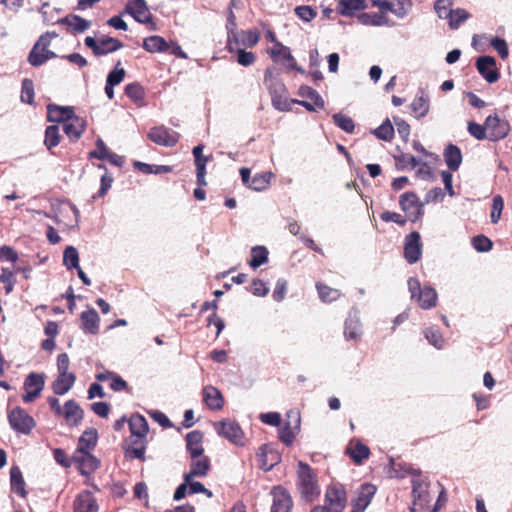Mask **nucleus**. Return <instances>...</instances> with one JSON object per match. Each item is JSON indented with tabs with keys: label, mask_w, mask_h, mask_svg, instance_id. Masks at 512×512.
I'll list each match as a JSON object with an SVG mask.
<instances>
[{
	"label": "nucleus",
	"mask_w": 512,
	"mask_h": 512,
	"mask_svg": "<svg viewBox=\"0 0 512 512\" xmlns=\"http://www.w3.org/2000/svg\"><path fill=\"white\" fill-rule=\"evenodd\" d=\"M86 122L83 118L74 115L63 124V131L72 142L77 141L85 131Z\"/></svg>",
	"instance_id": "b1692460"
},
{
	"label": "nucleus",
	"mask_w": 512,
	"mask_h": 512,
	"mask_svg": "<svg viewBox=\"0 0 512 512\" xmlns=\"http://www.w3.org/2000/svg\"><path fill=\"white\" fill-rule=\"evenodd\" d=\"M75 381L74 373L58 374L52 383V390L56 395H64L73 387Z\"/></svg>",
	"instance_id": "7c9ffc66"
},
{
	"label": "nucleus",
	"mask_w": 512,
	"mask_h": 512,
	"mask_svg": "<svg viewBox=\"0 0 512 512\" xmlns=\"http://www.w3.org/2000/svg\"><path fill=\"white\" fill-rule=\"evenodd\" d=\"M74 512H98V504L91 492L84 491L76 497Z\"/></svg>",
	"instance_id": "bb28decb"
},
{
	"label": "nucleus",
	"mask_w": 512,
	"mask_h": 512,
	"mask_svg": "<svg viewBox=\"0 0 512 512\" xmlns=\"http://www.w3.org/2000/svg\"><path fill=\"white\" fill-rule=\"evenodd\" d=\"M125 12L130 14L139 23H154L152 22V15L148 10L145 0H132L125 6Z\"/></svg>",
	"instance_id": "dca6fc26"
},
{
	"label": "nucleus",
	"mask_w": 512,
	"mask_h": 512,
	"mask_svg": "<svg viewBox=\"0 0 512 512\" xmlns=\"http://www.w3.org/2000/svg\"><path fill=\"white\" fill-rule=\"evenodd\" d=\"M376 486L364 483L356 490V497L351 501V512H364L376 493Z\"/></svg>",
	"instance_id": "f8f14e48"
},
{
	"label": "nucleus",
	"mask_w": 512,
	"mask_h": 512,
	"mask_svg": "<svg viewBox=\"0 0 512 512\" xmlns=\"http://www.w3.org/2000/svg\"><path fill=\"white\" fill-rule=\"evenodd\" d=\"M469 17L470 14L465 9L457 8L453 10L452 16L447 20L451 29H458Z\"/></svg>",
	"instance_id": "052dcab7"
},
{
	"label": "nucleus",
	"mask_w": 512,
	"mask_h": 512,
	"mask_svg": "<svg viewBox=\"0 0 512 512\" xmlns=\"http://www.w3.org/2000/svg\"><path fill=\"white\" fill-rule=\"evenodd\" d=\"M120 61L117 62L114 69H112L106 78V83L111 86L119 85L125 78L126 71L124 68L120 67Z\"/></svg>",
	"instance_id": "13d9d810"
},
{
	"label": "nucleus",
	"mask_w": 512,
	"mask_h": 512,
	"mask_svg": "<svg viewBox=\"0 0 512 512\" xmlns=\"http://www.w3.org/2000/svg\"><path fill=\"white\" fill-rule=\"evenodd\" d=\"M56 57L57 55L53 51H41L38 46H33L28 55V62L34 67H39L43 65L47 60Z\"/></svg>",
	"instance_id": "ea45409f"
},
{
	"label": "nucleus",
	"mask_w": 512,
	"mask_h": 512,
	"mask_svg": "<svg viewBox=\"0 0 512 512\" xmlns=\"http://www.w3.org/2000/svg\"><path fill=\"white\" fill-rule=\"evenodd\" d=\"M411 298L416 300L422 309H431L437 304V292L431 286L421 287L419 280L415 277H410L407 281Z\"/></svg>",
	"instance_id": "7ed1b4c3"
},
{
	"label": "nucleus",
	"mask_w": 512,
	"mask_h": 512,
	"mask_svg": "<svg viewBox=\"0 0 512 512\" xmlns=\"http://www.w3.org/2000/svg\"><path fill=\"white\" fill-rule=\"evenodd\" d=\"M399 205L406 214V219L411 222H417L424 214V203H422L416 193L408 191L400 195Z\"/></svg>",
	"instance_id": "20e7f679"
},
{
	"label": "nucleus",
	"mask_w": 512,
	"mask_h": 512,
	"mask_svg": "<svg viewBox=\"0 0 512 512\" xmlns=\"http://www.w3.org/2000/svg\"><path fill=\"white\" fill-rule=\"evenodd\" d=\"M61 140L60 129L58 125H50L45 130L44 145L48 150L56 147Z\"/></svg>",
	"instance_id": "de8ad7c7"
},
{
	"label": "nucleus",
	"mask_w": 512,
	"mask_h": 512,
	"mask_svg": "<svg viewBox=\"0 0 512 512\" xmlns=\"http://www.w3.org/2000/svg\"><path fill=\"white\" fill-rule=\"evenodd\" d=\"M422 256V242L419 232L413 231L404 240V258L409 264H414Z\"/></svg>",
	"instance_id": "9b49d317"
},
{
	"label": "nucleus",
	"mask_w": 512,
	"mask_h": 512,
	"mask_svg": "<svg viewBox=\"0 0 512 512\" xmlns=\"http://www.w3.org/2000/svg\"><path fill=\"white\" fill-rule=\"evenodd\" d=\"M413 489L412 494L414 497L413 501V512H437L441 508V500L444 496V489L441 488L439 491V496L434 504L431 506L433 497L437 492L435 489L431 488V484L422 479H413Z\"/></svg>",
	"instance_id": "f257e3e1"
},
{
	"label": "nucleus",
	"mask_w": 512,
	"mask_h": 512,
	"mask_svg": "<svg viewBox=\"0 0 512 512\" xmlns=\"http://www.w3.org/2000/svg\"><path fill=\"white\" fill-rule=\"evenodd\" d=\"M34 95L33 81L29 78H24L21 86V101L32 104L34 102Z\"/></svg>",
	"instance_id": "bf43d9fd"
},
{
	"label": "nucleus",
	"mask_w": 512,
	"mask_h": 512,
	"mask_svg": "<svg viewBox=\"0 0 512 512\" xmlns=\"http://www.w3.org/2000/svg\"><path fill=\"white\" fill-rule=\"evenodd\" d=\"M257 458L259 467L264 471H270L280 459L279 455L267 444L259 447Z\"/></svg>",
	"instance_id": "412c9836"
},
{
	"label": "nucleus",
	"mask_w": 512,
	"mask_h": 512,
	"mask_svg": "<svg viewBox=\"0 0 512 512\" xmlns=\"http://www.w3.org/2000/svg\"><path fill=\"white\" fill-rule=\"evenodd\" d=\"M186 448L192 459L199 458L203 455L204 448L202 445L203 433L199 430L189 432L186 437Z\"/></svg>",
	"instance_id": "5701e85b"
},
{
	"label": "nucleus",
	"mask_w": 512,
	"mask_h": 512,
	"mask_svg": "<svg viewBox=\"0 0 512 512\" xmlns=\"http://www.w3.org/2000/svg\"><path fill=\"white\" fill-rule=\"evenodd\" d=\"M232 6H234V1H231V3H230V8L228 11V16H227V24H226V29H227V34H228L227 48L230 52H232L234 50V45L237 46L239 44L238 35L236 33V28H237L236 17L232 10Z\"/></svg>",
	"instance_id": "473e14b6"
},
{
	"label": "nucleus",
	"mask_w": 512,
	"mask_h": 512,
	"mask_svg": "<svg viewBox=\"0 0 512 512\" xmlns=\"http://www.w3.org/2000/svg\"><path fill=\"white\" fill-rule=\"evenodd\" d=\"M490 44L497 51L501 59H506L508 57V44L503 38L493 37L490 40Z\"/></svg>",
	"instance_id": "69168bd1"
},
{
	"label": "nucleus",
	"mask_w": 512,
	"mask_h": 512,
	"mask_svg": "<svg viewBox=\"0 0 512 512\" xmlns=\"http://www.w3.org/2000/svg\"><path fill=\"white\" fill-rule=\"evenodd\" d=\"M424 335L428 342L436 349L443 348L445 340L439 330L430 327L425 330Z\"/></svg>",
	"instance_id": "680f3d73"
},
{
	"label": "nucleus",
	"mask_w": 512,
	"mask_h": 512,
	"mask_svg": "<svg viewBox=\"0 0 512 512\" xmlns=\"http://www.w3.org/2000/svg\"><path fill=\"white\" fill-rule=\"evenodd\" d=\"M504 208V200L500 195H495L492 199V209H491V222L493 224L498 223L501 218V214Z\"/></svg>",
	"instance_id": "e2e57ef3"
},
{
	"label": "nucleus",
	"mask_w": 512,
	"mask_h": 512,
	"mask_svg": "<svg viewBox=\"0 0 512 512\" xmlns=\"http://www.w3.org/2000/svg\"><path fill=\"white\" fill-rule=\"evenodd\" d=\"M412 7L411 0L397 1L396 4H392V12L398 18H404Z\"/></svg>",
	"instance_id": "338daca9"
},
{
	"label": "nucleus",
	"mask_w": 512,
	"mask_h": 512,
	"mask_svg": "<svg viewBox=\"0 0 512 512\" xmlns=\"http://www.w3.org/2000/svg\"><path fill=\"white\" fill-rule=\"evenodd\" d=\"M298 95L304 99H307L306 101L311 103L315 107V110L317 108L322 109L325 105L321 95L310 86H300L298 89Z\"/></svg>",
	"instance_id": "4c0bfd02"
},
{
	"label": "nucleus",
	"mask_w": 512,
	"mask_h": 512,
	"mask_svg": "<svg viewBox=\"0 0 512 512\" xmlns=\"http://www.w3.org/2000/svg\"><path fill=\"white\" fill-rule=\"evenodd\" d=\"M81 329L86 334H97L99 331L100 318L97 311L93 308L83 311L80 315Z\"/></svg>",
	"instance_id": "393cba45"
},
{
	"label": "nucleus",
	"mask_w": 512,
	"mask_h": 512,
	"mask_svg": "<svg viewBox=\"0 0 512 512\" xmlns=\"http://www.w3.org/2000/svg\"><path fill=\"white\" fill-rule=\"evenodd\" d=\"M147 137L155 144L164 147L175 146L180 138V134L163 125L152 127Z\"/></svg>",
	"instance_id": "1a4fd4ad"
},
{
	"label": "nucleus",
	"mask_w": 512,
	"mask_h": 512,
	"mask_svg": "<svg viewBox=\"0 0 512 512\" xmlns=\"http://www.w3.org/2000/svg\"><path fill=\"white\" fill-rule=\"evenodd\" d=\"M44 386H45V374L36 373V372H32V373L28 374V376L25 378L24 385H23L25 390L33 389V390H38V391H42L44 389Z\"/></svg>",
	"instance_id": "49530a36"
},
{
	"label": "nucleus",
	"mask_w": 512,
	"mask_h": 512,
	"mask_svg": "<svg viewBox=\"0 0 512 512\" xmlns=\"http://www.w3.org/2000/svg\"><path fill=\"white\" fill-rule=\"evenodd\" d=\"M11 428L17 433L28 435L36 426V422L23 408L15 407L8 413Z\"/></svg>",
	"instance_id": "0eeeda50"
},
{
	"label": "nucleus",
	"mask_w": 512,
	"mask_h": 512,
	"mask_svg": "<svg viewBox=\"0 0 512 512\" xmlns=\"http://www.w3.org/2000/svg\"><path fill=\"white\" fill-rule=\"evenodd\" d=\"M300 421H301L300 416L298 414H296L294 427H292L291 423L288 422V423H285L284 426L279 428V431H278L279 439L286 446H290L293 443L296 434L300 430Z\"/></svg>",
	"instance_id": "f704fd0d"
},
{
	"label": "nucleus",
	"mask_w": 512,
	"mask_h": 512,
	"mask_svg": "<svg viewBox=\"0 0 512 512\" xmlns=\"http://www.w3.org/2000/svg\"><path fill=\"white\" fill-rule=\"evenodd\" d=\"M472 245L473 248L478 252H488L493 247L492 241L484 235L475 236L472 239Z\"/></svg>",
	"instance_id": "0e129e2a"
},
{
	"label": "nucleus",
	"mask_w": 512,
	"mask_h": 512,
	"mask_svg": "<svg viewBox=\"0 0 512 512\" xmlns=\"http://www.w3.org/2000/svg\"><path fill=\"white\" fill-rule=\"evenodd\" d=\"M271 103L276 110L281 112L291 111L294 104L301 105L310 112H315V107L311 103L304 100L289 99L287 92L271 96Z\"/></svg>",
	"instance_id": "4468645a"
},
{
	"label": "nucleus",
	"mask_w": 512,
	"mask_h": 512,
	"mask_svg": "<svg viewBox=\"0 0 512 512\" xmlns=\"http://www.w3.org/2000/svg\"><path fill=\"white\" fill-rule=\"evenodd\" d=\"M358 20L361 24L370 26H383L388 24L386 17L379 13H362L358 16Z\"/></svg>",
	"instance_id": "09e8293b"
},
{
	"label": "nucleus",
	"mask_w": 512,
	"mask_h": 512,
	"mask_svg": "<svg viewBox=\"0 0 512 512\" xmlns=\"http://www.w3.org/2000/svg\"><path fill=\"white\" fill-rule=\"evenodd\" d=\"M10 484L12 492L21 497L26 496L25 481L18 466H12L10 469Z\"/></svg>",
	"instance_id": "e433bc0d"
},
{
	"label": "nucleus",
	"mask_w": 512,
	"mask_h": 512,
	"mask_svg": "<svg viewBox=\"0 0 512 512\" xmlns=\"http://www.w3.org/2000/svg\"><path fill=\"white\" fill-rule=\"evenodd\" d=\"M84 43L96 57L113 53L124 46L120 40L109 36H101L98 39L87 36Z\"/></svg>",
	"instance_id": "39448f33"
},
{
	"label": "nucleus",
	"mask_w": 512,
	"mask_h": 512,
	"mask_svg": "<svg viewBox=\"0 0 512 512\" xmlns=\"http://www.w3.org/2000/svg\"><path fill=\"white\" fill-rule=\"evenodd\" d=\"M344 335L348 340H356L361 335V323L356 313L349 317L345 321Z\"/></svg>",
	"instance_id": "a19ab883"
},
{
	"label": "nucleus",
	"mask_w": 512,
	"mask_h": 512,
	"mask_svg": "<svg viewBox=\"0 0 512 512\" xmlns=\"http://www.w3.org/2000/svg\"><path fill=\"white\" fill-rule=\"evenodd\" d=\"M316 288L319 297L323 302H332L337 300L341 296L339 290L331 288L323 283H317Z\"/></svg>",
	"instance_id": "603ef678"
},
{
	"label": "nucleus",
	"mask_w": 512,
	"mask_h": 512,
	"mask_svg": "<svg viewBox=\"0 0 512 512\" xmlns=\"http://www.w3.org/2000/svg\"><path fill=\"white\" fill-rule=\"evenodd\" d=\"M298 487L302 494V497L306 501H312L319 494V487L311 467L303 462H298Z\"/></svg>",
	"instance_id": "f03ea898"
},
{
	"label": "nucleus",
	"mask_w": 512,
	"mask_h": 512,
	"mask_svg": "<svg viewBox=\"0 0 512 512\" xmlns=\"http://www.w3.org/2000/svg\"><path fill=\"white\" fill-rule=\"evenodd\" d=\"M203 400L205 404L212 410H220L224 405V399L221 392L213 386L204 387Z\"/></svg>",
	"instance_id": "2f4dec72"
},
{
	"label": "nucleus",
	"mask_w": 512,
	"mask_h": 512,
	"mask_svg": "<svg viewBox=\"0 0 512 512\" xmlns=\"http://www.w3.org/2000/svg\"><path fill=\"white\" fill-rule=\"evenodd\" d=\"M210 469V460L207 456L192 459L191 468L188 473L184 474V480L189 482L194 477H204Z\"/></svg>",
	"instance_id": "a878e982"
},
{
	"label": "nucleus",
	"mask_w": 512,
	"mask_h": 512,
	"mask_svg": "<svg viewBox=\"0 0 512 512\" xmlns=\"http://www.w3.org/2000/svg\"><path fill=\"white\" fill-rule=\"evenodd\" d=\"M339 12L344 16H352L356 11L366 8L365 0H340Z\"/></svg>",
	"instance_id": "79ce46f5"
},
{
	"label": "nucleus",
	"mask_w": 512,
	"mask_h": 512,
	"mask_svg": "<svg viewBox=\"0 0 512 512\" xmlns=\"http://www.w3.org/2000/svg\"><path fill=\"white\" fill-rule=\"evenodd\" d=\"M444 160L451 171H457L462 163V152L454 144H448L443 152Z\"/></svg>",
	"instance_id": "c756f323"
},
{
	"label": "nucleus",
	"mask_w": 512,
	"mask_h": 512,
	"mask_svg": "<svg viewBox=\"0 0 512 512\" xmlns=\"http://www.w3.org/2000/svg\"><path fill=\"white\" fill-rule=\"evenodd\" d=\"M334 124L345 131L346 133H353L355 129L354 121L351 117L343 113H335L333 116Z\"/></svg>",
	"instance_id": "5fc2aeb1"
},
{
	"label": "nucleus",
	"mask_w": 512,
	"mask_h": 512,
	"mask_svg": "<svg viewBox=\"0 0 512 512\" xmlns=\"http://www.w3.org/2000/svg\"><path fill=\"white\" fill-rule=\"evenodd\" d=\"M467 130L471 136H473L477 140H483L487 137L486 131V125H481L476 122H468Z\"/></svg>",
	"instance_id": "774afa93"
},
{
	"label": "nucleus",
	"mask_w": 512,
	"mask_h": 512,
	"mask_svg": "<svg viewBox=\"0 0 512 512\" xmlns=\"http://www.w3.org/2000/svg\"><path fill=\"white\" fill-rule=\"evenodd\" d=\"M133 166L144 174H163L172 171V167L167 165H151L141 161H135Z\"/></svg>",
	"instance_id": "a18cd8bd"
},
{
	"label": "nucleus",
	"mask_w": 512,
	"mask_h": 512,
	"mask_svg": "<svg viewBox=\"0 0 512 512\" xmlns=\"http://www.w3.org/2000/svg\"><path fill=\"white\" fill-rule=\"evenodd\" d=\"M268 250L265 246H254L251 249V259L249 265L253 269H257L261 265L268 262Z\"/></svg>",
	"instance_id": "c03bdc74"
},
{
	"label": "nucleus",
	"mask_w": 512,
	"mask_h": 512,
	"mask_svg": "<svg viewBox=\"0 0 512 512\" xmlns=\"http://www.w3.org/2000/svg\"><path fill=\"white\" fill-rule=\"evenodd\" d=\"M271 173L256 174L249 183V188L255 191L265 190L270 183Z\"/></svg>",
	"instance_id": "4d7b16f0"
},
{
	"label": "nucleus",
	"mask_w": 512,
	"mask_h": 512,
	"mask_svg": "<svg viewBox=\"0 0 512 512\" xmlns=\"http://www.w3.org/2000/svg\"><path fill=\"white\" fill-rule=\"evenodd\" d=\"M98 433L94 428H89L84 431L78 441L76 452H88L94 449L97 444Z\"/></svg>",
	"instance_id": "c9c22d12"
},
{
	"label": "nucleus",
	"mask_w": 512,
	"mask_h": 512,
	"mask_svg": "<svg viewBox=\"0 0 512 512\" xmlns=\"http://www.w3.org/2000/svg\"><path fill=\"white\" fill-rule=\"evenodd\" d=\"M132 437H146L149 432L148 422L144 416L134 414L128 420Z\"/></svg>",
	"instance_id": "72a5a7b5"
},
{
	"label": "nucleus",
	"mask_w": 512,
	"mask_h": 512,
	"mask_svg": "<svg viewBox=\"0 0 512 512\" xmlns=\"http://www.w3.org/2000/svg\"><path fill=\"white\" fill-rule=\"evenodd\" d=\"M55 23L67 25L75 33H82L89 29L91 26L90 21L76 14L67 15L63 18L58 19Z\"/></svg>",
	"instance_id": "c85d7f7f"
},
{
	"label": "nucleus",
	"mask_w": 512,
	"mask_h": 512,
	"mask_svg": "<svg viewBox=\"0 0 512 512\" xmlns=\"http://www.w3.org/2000/svg\"><path fill=\"white\" fill-rule=\"evenodd\" d=\"M411 113L416 119L424 118L430 110V98L423 89H420L410 104Z\"/></svg>",
	"instance_id": "aec40b11"
},
{
	"label": "nucleus",
	"mask_w": 512,
	"mask_h": 512,
	"mask_svg": "<svg viewBox=\"0 0 512 512\" xmlns=\"http://www.w3.org/2000/svg\"><path fill=\"white\" fill-rule=\"evenodd\" d=\"M476 68L479 74L490 84L495 83L500 78V73L496 68V60L492 56L478 57Z\"/></svg>",
	"instance_id": "ddd939ff"
},
{
	"label": "nucleus",
	"mask_w": 512,
	"mask_h": 512,
	"mask_svg": "<svg viewBox=\"0 0 512 512\" xmlns=\"http://www.w3.org/2000/svg\"><path fill=\"white\" fill-rule=\"evenodd\" d=\"M327 508L331 512H343L347 503V495L344 486L341 483H332L328 486L325 493Z\"/></svg>",
	"instance_id": "6e6552de"
},
{
	"label": "nucleus",
	"mask_w": 512,
	"mask_h": 512,
	"mask_svg": "<svg viewBox=\"0 0 512 512\" xmlns=\"http://www.w3.org/2000/svg\"><path fill=\"white\" fill-rule=\"evenodd\" d=\"M372 133L380 140L391 141L394 136V126L389 119H386Z\"/></svg>",
	"instance_id": "864d4df0"
},
{
	"label": "nucleus",
	"mask_w": 512,
	"mask_h": 512,
	"mask_svg": "<svg viewBox=\"0 0 512 512\" xmlns=\"http://www.w3.org/2000/svg\"><path fill=\"white\" fill-rule=\"evenodd\" d=\"M142 47L150 53L165 52L169 49L166 40L158 35L149 36L144 39Z\"/></svg>",
	"instance_id": "58836bf2"
},
{
	"label": "nucleus",
	"mask_w": 512,
	"mask_h": 512,
	"mask_svg": "<svg viewBox=\"0 0 512 512\" xmlns=\"http://www.w3.org/2000/svg\"><path fill=\"white\" fill-rule=\"evenodd\" d=\"M63 264L68 270L79 267V253L74 246H68L63 253Z\"/></svg>",
	"instance_id": "3c124183"
},
{
	"label": "nucleus",
	"mask_w": 512,
	"mask_h": 512,
	"mask_svg": "<svg viewBox=\"0 0 512 512\" xmlns=\"http://www.w3.org/2000/svg\"><path fill=\"white\" fill-rule=\"evenodd\" d=\"M452 5V0H436L434 3V10L439 18L447 20L452 16Z\"/></svg>",
	"instance_id": "6e6d98bb"
},
{
	"label": "nucleus",
	"mask_w": 512,
	"mask_h": 512,
	"mask_svg": "<svg viewBox=\"0 0 512 512\" xmlns=\"http://www.w3.org/2000/svg\"><path fill=\"white\" fill-rule=\"evenodd\" d=\"M264 84L267 87L270 96L287 92V88L280 77L274 73L271 68H267L264 73Z\"/></svg>",
	"instance_id": "cd10ccee"
},
{
	"label": "nucleus",
	"mask_w": 512,
	"mask_h": 512,
	"mask_svg": "<svg viewBox=\"0 0 512 512\" xmlns=\"http://www.w3.org/2000/svg\"><path fill=\"white\" fill-rule=\"evenodd\" d=\"M347 453L356 464H361L369 457L370 450L365 444L357 441L354 446L347 448Z\"/></svg>",
	"instance_id": "37998d69"
},
{
	"label": "nucleus",
	"mask_w": 512,
	"mask_h": 512,
	"mask_svg": "<svg viewBox=\"0 0 512 512\" xmlns=\"http://www.w3.org/2000/svg\"><path fill=\"white\" fill-rule=\"evenodd\" d=\"M125 94L134 103L141 104L144 100L145 91L144 88L139 83L134 82L126 85Z\"/></svg>",
	"instance_id": "8fccbe9b"
},
{
	"label": "nucleus",
	"mask_w": 512,
	"mask_h": 512,
	"mask_svg": "<svg viewBox=\"0 0 512 512\" xmlns=\"http://www.w3.org/2000/svg\"><path fill=\"white\" fill-rule=\"evenodd\" d=\"M270 55L275 61H280L288 70H296L301 74L305 73L304 69L297 66L289 47L277 43V48L271 49Z\"/></svg>",
	"instance_id": "2eb2a0df"
},
{
	"label": "nucleus",
	"mask_w": 512,
	"mask_h": 512,
	"mask_svg": "<svg viewBox=\"0 0 512 512\" xmlns=\"http://www.w3.org/2000/svg\"><path fill=\"white\" fill-rule=\"evenodd\" d=\"M490 141H498L505 138L510 131V124L507 120L498 115H489L485 120Z\"/></svg>",
	"instance_id": "9d476101"
},
{
	"label": "nucleus",
	"mask_w": 512,
	"mask_h": 512,
	"mask_svg": "<svg viewBox=\"0 0 512 512\" xmlns=\"http://www.w3.org/2000/svg\"><path fill=\"white\" fill-rule=\"evenodd\" d=\"M273 501L270 512H289L292 507V498L288 491L281 486L271 491Z\"/></svg>",
	"instance_id": "a211bd4d"
},
{
	"label": "nucleus",
	"mask_w": 512,
	"mask_h": 512,
	"mask_svg": "<svg viewBox=\"0 0 512 512\" xmlns=\"http://www.w3.org/2000/svg\"><path fill=\"white\" fill-rule=\"evenodd\" d=\"M72 107H63L56 104H49L47 106V120L54 123H65L74 116Z\"/></svg>",
	"instance_id": "4be33fe9"
},
{
	"label": "nucleus",
	"mask_w": 512,
	"mask_h": 512,
	"mask_svg": "<svg viewBox=\"0 0 512 512\" xmlns=\"http://www.w3.org/2000/svg\"><path fill=\"white\" fill-rule=\"evenodd\" d=\"M217 434L237 446H244V432L240 425L231 419H223L214 423Z\"/></svg>",
	"instance_id": "423d86ee"
},
{
	"label": "nucleus",
	"mask_w": 512,
	"mask_h": 512,
	"mask_svg": "<svg viewBox=\"0 0 512 512\" xmlns=\"http://www.w3.org/2000/svg\"><path fill=\"white\" fill-rule=\"evenodd\" d=\"M62 414L69 427H76L83 420L84 410L74 399H70L65 402L64 411Z\"/></svg>",
	"instance_id": "6ab92c4d"
},
{
	"label": "nucleus",
	"mask_w": 512,
	"mask_h": 512,
	"mask_svg": "<svg viewBox=\"0 0 512 512\" xmlns=\"http://www.w3.org/2000/svg\"><path fill=\"white\" fill-rule=\"evenodd\" d=\"M73 462L77 465L82 475H90L97 470L100 465V461L88 452H75Z\"/></svg>",
	"instance_id": "f3484780"
}]
</instances>
